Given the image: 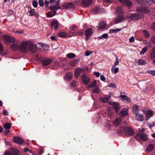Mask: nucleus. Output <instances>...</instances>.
<instances>
[{
  "label": "nucleus",
  "instance_id": "obj_35",
  "mask_svg": "<svg viewBox=\"0 0 155 155\" xmlns=\"http://www.w3.org/2000/svg\"><path fill=\"white\" fill-rule=\"evenodd\" d=\"M75 56L76 55L75 54L72 53H68L66 55L67 57L69 58H74Z\"/></svg>",
  "mask_w": 155,
  "mask_h": 155
},
{
  "label": "nucleus",
  "instance_id": "obj_18",
  "mask_svg": "<svg viewBox=\"0 0 155 155\" xmlns=\"http://www.w3.org/2000/svg\"><path fill=\"white\" fill-rule=\"evenodd\" d=\"M135 114L136 115L135 118L137 120L141 121L143 120V118L142 114L139 112Z\"/></svg>",
  "mask_w": 155,
  "mask_h": 155
},
{
  "label": "nucleus",
  "instance_id": "obj_58",
  "mask_svg": "<svg viewBox=\"0 0 155 155\" xmlns=\"http://www.w3.org/2000/svg\"><path fill=\"white\" fill-rule=\"evenodd\" d=\"M134 41V38L133 36H132L129 39V41L130 43L133 42Z\"/></svg>",
  "mask_w": 155,
  "mask_h": 155
},
{
  "label": "nucleus",
  "instance_id": "obj_10",
  "mask_svg": "<svg viewBox=\"0 0 155 155\" xmlns=\"http://www.w3.org/2000/svg\"><path fill=\"white\" fill-rule=\"evenodd\" d=\"M107 114L108 117L111 120L113 119L114 117V114H115L114 113V110L113 108H110L107 109Z\"/></svg>",
  "mask_w": 155,
  "mask_h": 155
},
{
  "label": "nucleus",
  "instance_id": "obj_53",
  "mask_svg": "<svg viewBox=\"0 0 155 155\" xmlns=\"http://www.w3.org/2000/svg\"><path fill=\"white\" fill-rule=\"evenodd\" d=\"M92 53V52L91 51L87 50L86 51L85 54L86 56H87L90 55Z\"/></svg>",
  "mask_w": 155,
  "mask_h": 155
},
{
  "label": "nucleus",
  "instance_id": "obj_43",
  "mask_svg": "<svg viewBox=\"0 0 155 155\" xmlns=\"http://www.w3.org/2000/svg\"><path fill=\"white\" fill-rule=\"evenodd\" d=\"M148 50L147 48L146 47L143 48L142 50L140 52V54H143L145 53Z\"/></svg>",
  "mask_w": 155,
  "mask_h": 155
},
{
  "label": "nucleus",
  "instance_id": "obj_61",
  "mask_svg": "<svg viewBox=\"0 0 155 155\" xmlns=\"http://www.w3.org/2000/svg\"><path fill=\"white\" fill-rule=\"evenodd\" d=\"M152 29L155 31V21L153 22L151 26Z\"/></svg>",
  "mask_w": 155,
  "mask_h": 155
},
{
  "label": "nucleus",
  "instance_id": "obj_26",
  "mask_svg": "<svg viewBox=\"0 0 155 155\" xmlns=\"http://www.w3.org/2000/svg\"><path fill=\"white\" fill-rule=\"evenodd\" d=\"M59 37L62 38H65L68 37V34L64 32L61 31L58 34Z\"/></svg>",
  "mask_w": 155,
  "mask_h": 155
},
{
  "label": "nucleus",
  "instance_id": "obj_3",
  "mask_svg": "<svg viewBox=\"0 0 155 155\" xmlns=\"http://www.w3.org/2000/svg\"><path fill=\"white\" fill-rule=\"evenodd\" d=\"M20 152L15 148H11L9 150H6L4 153V155H20Z\"/></svg>",
  "mask_w": 155,
  "mask_h": 155
},
{
  "label": "nucleus",
  "instance_id": "obj_59",
  "mask_svg": "<svg viewBox=\"0 0 155 155\" xmlns=\"http://www.w3.org/2000/svg\"><path fill=\"white\" fill-rule=\"evenodd\" d=\"M147 3L150 4H151L152 3L155 4V0H150L149 1H148Z\"/></svg>",
  "mask_w": 155,
  "mask_h": 155
},
{
  "label": "nucleus",
  "instance_id": "obj_49",
  "mask_svg": "<svg viewBox=\"0 0 155 155\" xmlns=\"http://www.w3.org/2000/svg\"><path fill=\"white\" fill-rule=\"evenodd\" d=\"M147 72L149 74H151L152 75L155 76V71L154 70H149Z\"/></svg>",
  "mask_w": 155,
  "mask_h": 155
},
{
  "label": "nucleus",
  "instance_id": "obj_38",
  "mask_svg": "<svg viewBox=\"0 0 155 155\" xmlns=\"http://www.w3.org/2000/svg\"><path fill=\"white\" fill-rule=\"evenodd\" d=\"M124 3V5L129 7H131L132 4L131 2L128 0H125Z\"/></svg>",
  "mask_w": 155,
  "mask_h": 155
},
{
  "label": "nucleus",
  "instance_id": "obj_2",
  "mask_svg": "<svg viewBox=\"0 0 155 155\" xmlns=\"http://www.w3.org/2000/svg\"><path fill=\"white\" fill-rule=\"evenodd\" d=\"M136 3L141 6H137L136 8V10L137 12H140L142 13H149L150 12V10L148 9L146 7H144L146 4L148 2L147 0H136Z\"/></svg>",
  "mask_w": 155,
  "mask_h": 155
},
{
  "label": "nucleus",
  "instance_id": "obj_32",
  "mask_svg": "<svg viewBox=\"0 0 155 155\" xmlns=\"http://www.w3.org/2000/svg\"><path fill=\"white\" fill-rule=\"evenodd\" d=\"M133 112L135 114L139 112V110L138 109V107L137 105H134L133 106Z\"/></svg>",
  "mask_w": 155,
  "mask_h": 155
},
{
  "label": "nucleus",
  "instance_id": "obj_4",
  "mask_svg": "<svg viewBox=\"0 0 155 155\" xmlns=\"http://www.w3.org/2000/svg\"><path fill=\"white\" fill-rule=\"evenodd\" d=\"M134 138L136 140L140 141L141 140L145 141L148 140L147 135L143 133L137 134L135 136Z\"/></svg>",
  "mask_w": 155,
  "mask_h": 155
},
{
  "label": "nucleus",
  "instance_id": "obj_12",
  "mask_svg": "<svg viewBox=\"0 0 155 155\" xmlns=\"http://www.w3.org/2000/svg\"><path fill=\"white\" fill-rule=\"evenodd\" d=\"M128 110L126 108H124L121 110L119 114L120 117H124L128 115Z\"/></svg>",
  "mask_w": 155,
  "mask_h": 155
},
{
  "label": "nucleus",
  "instance_id": "obj_45",
  "mask_svg": "<svg viewBox=\"0 0 155 155\" xmlns=\"http://www.w3.org/2000/svg\"><path fill=\"white\" fill-rule=\"evenodd\" d=\"M111 70L112 73L115 74L118 72L119 68H116L114 69H113V68H112Z\"/></svg>",
  "mask_w": 155,
  "mask_h": 155
},
{
  "label": "nucleus",
  "instance_id": "obj_25",
  "mask_svg": "<svg viewBox=\"0 0 155 155\" xmlns=\"http://www.w3.org/2000/svg\"><path fill=\"white\" fill-rule=\"evenodd\" d=\"M109 99V97L104 96L101 97L100 98V101L103 103H107Z\"/></svg>",
  "mask_w": 155,
  "mask_h": 155
},
{
  "label": "nucleus",
  "instance_id": "obj_31",
  "mask_svg": "<svg viewBox=\"0 0 155 155\" xmlns=\"http://www.w3.org/2000/svg\"><path fill=\"white\" fill-rule=\"evenodd\" d=\"M49 8L51 10H57L58 9H61L60 6L58 7L57 6L55 5H51L49 7Z\"/></svg>",
  "mask_w": 155,
  "mask_h": 155
},
{
  "label": "nucleus",
  "instance_id": "obj_17",
  "mask_svg": "<svg viewBox=\"0 0 155 155\" xmlns=\"http://www.w3.org/2000/svg\"><path fill=\"white\" fill-rule=\"evenodd\" d=\"M120 97L123 99V101L127 103H130L131 102V99L127 96L125 95H121Z\"/></svg>",
  "mask_w": 155,
  "mask_h": 155
},
{
  "label": "nucleus",
  "instance_id": "obj_50",
  "mask_svg": "<svg viewBox=\"0 0 155 155\" xmlns=\"http://www.w3.org/2000/svg\"><path fill=\"white\" fill-rule=\"evenodd\" d=\"M32 5L35 8H36L38 5V3L36 1H34L32 2Z\"/></svg>",
  "mask_w": 155,
  "mask_h": 155
},
{
  "label": "nucleus",
  "instance_id": "obj_20",
  "mask_svg": "<svg viewBox=\"0 0 155 155\" xmlns=\"http://www.w3.org/2000/svg\"><path fill=\"white\" fill-rule=\"evenodd\" d=\"M113 107V109L115 110L116 113L118 114L120 108V106L119 104L118 103L115 102Z\"/></svg>",
  "mask_w": 155,
  "mask_h": 155
},
{
  "label": "nucleus",
  "instance_id": "obj_37",
  "mask_svg": "<svg viewBox=\"0 0 155 155\" xmlns=\"http://www.w3.org/2000/svg\"><path fill=\"white\" fill-rule=\"evenodd\" d=\"M29 15L30 16H33V15H36V14L35 9H31L29 12Z\"/></svg>",
  "mask_w": 155,
  "mask_h": 155
},
{
  "label": "nucleus",
  "instance_id": "obj_9",
  "mask_svg": "<svg viewBox=\"0 0 155 155\" xmlns=\"http://www.w3.org/2000/svg\"><path fill=\"white\" fill-rule=\"evenodd\" d=\"M13 142L18 144H21L24 142L22 138L18 136H14L12 139Z\"/></svg>",
  "mask_w": 155,
  "mask_h": 155
},
{
  "label": "nucleus",
  "instance_id": "obj_19",
  "mask_svg": "<svg viewBox=\"0 0 155 155\" xmlns=\"http://www.w3.org/2000/svg\"><path fill=\"white\" fill-rule=\"evenodd\" d=\"M124 16L123 15L116 18L114 20L115 23L117 24L123 21L124 19Z\"/></svg>",
  "mask_w": 155,
  "mask_h": 155
},
{
  "label": "nucleus",
  "instance_id": "obj_14",
  "mask_svg": "<svg viewBox=\"0 0 155 155\" xmlns=\"http://www.w3.org/2000/svg\"><path fill=\"white\" fill-rule=\"evenodd\" d=\"M99 29H104L107 27V24L105 22L103 21L99 22L97 27Z\"/></svg>",
  "mask_w": 155,
  "mask_h": 155
},
{
  "label": "nucleus",
  "instance_id": "obj_52",
  "mask_svg": "<svg viewBox=\"0 0 155 155\" xmlns=\"http://www.w3.org/2000/svg\"><path fill=\"white\" fill-rule=\"evenodd\" d=\"M39 5L41 7H43L44 6V2L43 0H39L38 1Z\"/></svg>",
  "mask_w": 155,
  "mask_h": 155
},
{
  "label": "nucleus",
  "instance_id": "obj_41",
  "mask_svg": "<svg viewBox=\"0 0 155 155\" xmlns=\"http://www.w3.org/2000/svg\"><path fill=\"white\" fill-rule=\"evenodd\" d=\"M143 33L144 37L146 38H148L149 37L150 35L147 31L145 30H144L143 31Z\"/></svg>",
  "mask_w": 155,
  "mask_h": 155
},
{
  "label": "nucleus",
  "instance_id": "obj_15",
  "mask_svg": "<svg viewBox=\"0 0 155 155\" xmlns=\"http://www.w3.org/2000/svg\"><path fill=\"white\" fill-rule=\"evenodd\" d=\"M52 59H51L45 58L42 61V63L43 65L47 66L50 64L52 62Z\"/></svg>",
  "mask_w": 155,
  "mask_h": 155
},
{
  "label": "nucleus",
  "instance_id": "obj_36",
  "mask_svg": "<svg viewBox=\"0 0 155 155\" xmlns=\"http://www.w3.org/2000/svg\"><path fill=\"white\" fill-rule=\"evenodd\" d=\"M121 30V28H117L115 29H110L109 30V32L110 33L117 32Z\"/></svg>",
  "mask_w": 155,
  "mask_h": 155
},
{
  "label": "nucleus",
  "instance_id": "obj_64",
  "mask_svg": "<svg viewBox=\"0 0 155 155\" xmlns=\"http://www.w3.org/2000/svg\"><path fill=\"white\" fill-rule=\"evenodd\" d=\"M100 79L102 81H104L105 80V78L103 75H101L100 76Z\"/></svg>",
  "mask_w": 155,
  "mask_h": 155
},
{
  "label": "nucleus",
  "instance_id": "obj_34",
  "mask_svg": "<svg viewBox=\"0 0 155 155\" xmlns=\"http://www.w3.org/2000/svg\"><path fill=\"white\" fill-rule=\"evenodd\" d=\"M49 48V46L48 45L43 44V46L42 47V48H41V51L44 52L45 51L48 50Z\"/></svg>",
  "mask_w": 155,
  "mask_h": 155
},
{
  "label": "nucleus",
  "instance_id": "obj_16",
  "mask_svg": "<svg viewBox=\"0 0 155 155\" xmlns=\"http://www.w3.org/2000/svg\"><path fill=\"white\" fill-rule=\"evenodd\" d=\"M51 25L52 28H54V30H56L59 26L58 22L57 21H52L51 22Z\"/></svg>",
  "mask_w": 155,
  "mask_h": 155
},
{
  "label": "nucleus",
  "instance_id": "obj_27",
  "mask_svg": "<svg viewBox=\"0 0 155 155\" xmlns=\"http://www.w3.org/2000/svg\"><path fill=\"white\" fill-rule=\"evenodd\" d=\"M33 44L34 45V44ZM43 46V44L42 43H37V44H36L35 46V45H34V48L35 49V51L34 53H35L36 52V50L35 48V47L37 48L38 50L41 51V48H42V47Z\"/></svg>",
  "mask_w": 155,
  "mask_h": 155
},
{
  "label": "nucleus",
  "instance_id": "obj_8",
  "mask_svg": "<svg viewBox=\"0 0 155 155\" xmlns=\"http://www.w3.org/2000/svg\"><path fill=\"white\" fill-rule=\"evenodd\" d=\"M81 79L83 83L85 85L87 84L90 82L89 78L85 73H84L81 75Z\"/></svg>",
  "mask_w": 155,
  "mask_h": 155
},
{
  "label": "nucleus",
  "instance_id": "obj_42",
  "mask_svg": "<svg viewBox=\"0 0 155 155\" xmlns=\"http://www.w3.org/2000/svg\"><path fill=\"white\" fill-rule=\"evenodd\" d=\"M11 124L8 123H5L4 126V128L5 129H9L11 128Z\"/></svg>",
  "mask_w": 155,
  "mask_h": 155
},
{
  "label": "nucleus",
  "instance_id": "obj_22",
  "mask_svg": "<svg viewBox=\"0 0 155 155\" xmlns=\"http://www.w3.org/2000/svg\"><path fill=\"white\" fill-rule=\"evenodd\" d=\"M154 145L153 144H151L147 145V152L149 153L152 151L154 149Z\"/></svg>",
  "mask_w": 155,
  "mask_h": 155
},
{
  "label": "nucleus",
  "instance_id": "obj_28",
  "mask_svg": "<svg viewBox=\"0 0 155 155\" xmlns=\"http://www.w3.org/2000/svg\"><path fill=\"white\" fill-rule=\"evenodd\" d=\"M64 78L66 80H71L72 79V74L68 73L64 75Z\"/></svg>",
  "mask_w": 155,
  "mask_h": 155
},
{
  "label": "nucleus",
  "instance_id": "obj_63",
  "mask_svg": "<svg viewBox=\"0 0 155 155\" xmlns=\"http://www.w3.org/2000/svg\"><path fill=\"white\" fill-rule=\"evenodd\" d=\"M51 39L52 41H56L57 40V38L54 36H51Z\"/></svg>",
  "mask_w": 155,
  "mask_h": 155
},
{
  "label": "nucleus",
  "instance_id": "obj_47",
  "mask_svg": "<svg viewBox=\"0 0 155 155\" xmlns=\"http://www.w3.org/2000/svg\"><path fill=\"white\" fill-rule=\"evenodd\" d=\"M78 61L77 59H74V60L71 61L70 62V64L72 66H74L76 65V62Z\"/></svg>",
  "mask_w": 155,
  "mask_h": 155
},
{
  "label": "nucleus",
  "instance_id": "obj_55",
  "mask_svg": "<svg viewBox=\"0 0 155 155\" xmlns=\"http://www.w3.org/2000/svg\"><path fill=\"white\" fill-rule=\"evenodd\" d=\"M116 58V61H115V63H114V64L113 65V68L115 67L118 64H119V62L118 60V58Z\"/></svg>",
  "mask_w": 155,
  "mask_h": 155
},
{
  "label": "nucleus",
  "instance_id": "obj_5",
  "mask_svg": "<svg viewBox=\"0 0 155 155\" xmlns=\"http://www.w3.org/2000/svg\"><path fill=\"white\" fill-rule=\"evenodd\" d=\"M143 17V15L140 13H135L131 14L129 17V18L131 20L135 21L141 19Z\"/></svg>",
  "mask_w": 155,
  "mask_h": 155
},
{
  "label": "nucleus",
  "instance_id": "obj_51",
  "mask_svg": "<svg viewBox=\"0 0 155 155\" xmlns=\"http://www.w3.org/2000/svg\"><path fill=\"white\" fill-rule=\"evenodd\" d=\"M151 42L154 45H155V35H153L151 38Z\"/></svg>",
  "mask_w": 155,
  "mask_h": 155
},
{
  "label": "nucleus",
  "instance_id": "obj_56",
  "mask_svg": "<svg viewBox=\"0 0 155 155\" xmlns=\"http://www.w3.org/2000/svg\"><path fill=\"white\" fill-rule=\"evenodd\" d=\"M2 114L5 116H7L8 115V113L7 111L6 110H3Z\"/></svg>",
  "mask_w": 155,
  "mask_h": 155
},
{
  "label": "nucleus",
  "instance_id": "obj_46",
  "mask_svg": "<svg viewBox=\"0 0 155 155\" xmlns=\"http://www.w3.org/2000/svg\"><path fill=\"white\" fill-rule=\"evenodd\" d=\"M93 10L95 14L98 13L100 12V8L97 7L94 8Z\"/></svg>",
  "mask_w": 155,
  "mask_h": 155
},
{
  "label": "nucleus",
  "instance_id": "obj_30",
  "mask_svg": "<svg viewBox=\"0 0 155 155\" xmlns=\"http://www.w3.org/2000/svg\"><path fill=\"white\" fill-rule=\"evenodd\" d=\"M137 62L138 63L139 65H145L146 64V62L145 60H143L140 59H138Z\"/></svg>",
  "mask_w": 155,
  "mask_h": 155
},
{
  "label": "nucleus",
  "instance_id": "obj_60",
  "mask_svg": "<svg viewBox=\"0 0 155 155\" xmlns=\"http://www.w3.org/2000/svg\"><path fill=\"white\" fill-rule=\"evenodd\" d=\"M76 83L75 81H73L71 84V87H76Z\"/></svg>",
  "mask_w": 155,
  "mask_h": 155
},
{
  "label": "nucleus",
  "instance_id": "obj_24",
  "mask_svg": "<svg viewBox=\"0 0 155 155\" xmlns=\"http://www.w3.org/2000/svg\"><path fill=\"white\" fill-rule=\"evenodd\" d=\"M57 13L56 11H53L52 10V11H49L47 13V15L48 17L51 18L55 15Z\"/></svg>",
  "mask_w": 155,
  "mask_h": 155
},
{
  "label": "nucleus",
  "instance_id": "obj_23",
  "mask_svg": "<svg viewBox=\"0 0 155 155\" xmlns=\"http://www.w3.org/2000/svg\"><path fill=\"white\" fill-rule=\"evenodd\" d=\"M82 71V69L81 68L76 69L75 70L74 74L75 78H78L81 74Z\"/></svg>",
  "mask_w": 155,
  "mask_h": 155
},
{
  "label": "nucleus",
  "instance_id": "obj_62",
  "mask_svg": "<svg viewBox=\"0 0 155 155\" xmlns=\"http://www.w3.org/2000/svg\"><path fill=\"white\" fill-rule=\"evenodd\" d=\"M49 2L46 0L45 1V2L44 3H45V6L46 8L48 7V4L49 3Z\"/></svg>",
  "mask_w": 155,
  "mask_h": 155
},
{
  "label": "nucleus",
  "instance_id": "obj_1",
  "mask_svg": "<svg viewBox=\"0 0 155 155\" xmlns=\"http://www.w3.org/2000/svg\"><path fill=\"white\" fill-rule=\"evenodd\" d=\"M10 46L11 48L14 51H16L19 49L21 51L24 53L29 51L31 52H34L35 51L33 44L28 41L21 42L20 46L16 44H13Z\"/></svg>",
  "mask_w": 155,
  "mask_h": 155
},
{
  "label": "nucleus",
  "instance_id": "obj_29",
  "mask_svg": "<svg viewBox=\"0 0 155 155\" xmlns=\"http://www.w3.org/2000/svg\"><path fill=\"white\" fill-rule=\"evenodd\" d=\"M121 121V119L117 118L116 119H115L113 121V122L114 125H115L116 126H117L120 123Z\"/></svg>",
  "mask_w": 155,
  "mask_h": 155
},
{
  "label": "nucleus",
  "instance_id": "obj_44",
  "mask_svg": "<svg viewBox=\"0 0 155 155\" xmlns=\"http://www.w3.org/2000/svg\"><path fill=\"white\" fill-rule=\"evenodd\" d=\"M96 83L97 82L96 80H94L89 85V86L91 87H93L95 86L96 84Z\"/></svg>",
  "mask_w": 155,
  "mask_h": 155
},
{
  "label": "nucleus",
  "instance_id": "obj_54",
  "mask_svg": "<svg viewBox=\"0 0 155 155\" xmlns=\"http://www.w3.org/2000/svg\"><path fill=\"white\" fill-rule=\"evenodd\" d=\"M3 47L2 44L1 42V39L0 40V52H3Z\"/></svg>",
  "mask_w": 155,
  "mask_h": 155
},
{
  "label": "nucleus",
  "instance_id": "obj_7",
  "mask_svg": "<svg viewBox=\"0 0 155 155\" xmlns=\"http://www.w3.org/2000/svg\"><path fill=\"white\" fill-rule=\"evenodd\" d=\"M124 130L127 136H132L134 134V132L133 130L127 126L124 127Z\"/></svg>",
  "mask_w": 155,
  "mask_h": 155
},
{
  "label": "nucleus",
  "instance_id": "obj_13",
  "mask_svg": "<svg viewBox=\"0 0 155 155\" xmlns=\"http://www.w3.org/2000/svg\"><path fill=\"white\" fill-rule=\"evenodd\" d=\"M62 7L66 9L74 8L75 6L74 3L70 2H67L62 5Z\"/></svg>",
  "mask_w": 155,
  "mask_h": 155
},
{
  "label": "nucleus",
  "instance_id": "obj_6",
  "mask_svg": "<svg viewBox=\"0 0 155 155\" xmlns=\"http://www.w3.org/2000/svg\"><path fill=\"white\" fill-rule=\"evenodd\" d=\"M2 39L6 43L14 42L15 39L13 37L8 35H3L1 36Z\"/></svg>",
  "mask_w": 155,
  "mask_h": 155
},
{
  "label": "nucleus",
  "instance_id": "obj_33",
  "mask_svg": "<svg viewBox=\"0 0 155 155\" xmlns=\"http://www.w3.org/2000/svg\"><path fill=\"white\" fill-rule=\"evenodd\" d=\"M152 52L150 53V56L152 59H155V46L151 49Z\"/></svg>",
  "mask_w": 155,
  "mask_h": 155
},
{
  "label": "nucleus",
  "instance_id": "obj_57",
  "mask_svg": "<svg viewBox=\"0 0 155 155\" xmlns=\"http://www.w3.org/2000/svg\"><path fill=\"white\" fill-rule=\"evenodd\" d=\"M108 86L110 87H111L113 88H115L116 87V85L115 84L112 83H110V84L108 85Z\"/></svg>",
  "mask_w": 155,
  "mask_h": 155
},
{
  "label": "nucleus",
  "instance_id": "obj_48",
  "mask_svg": "<svg viewBox=\"0 0 155 155\" xmlns=\"http://www.w3.org/2000/svg\"><path fill=\"white\" fill-rule=\"evenodd\" d=\"M84 32L83 30H81L78 31V35L81 36L84 35Z\"/></svg>",
  "mask_w": 155,
  "mask_h": 155
},
{
  "label": "nucleus",
  "instance_id": "obj_40",
  "mask_svg": "<svg viewBox=\"0 0 155 155\" xmlns=\"http://www.w3.org/2000/svg\"><path fill=\"white\" fill-rule=\"evenodd\" d=\"M99 89V87L97 86H96L94 89L92 90V92L93 93L98 94L100 92V91Z\"/></svg>",
  "mask_w": 155,
  "mask_h": 155
},
{
  "label": "nucleus",
  "instance_id": "obj_39",
  "mask_svg": "<svg viewBox=\"0 0 155 155\" xmlns=\"http://www.w3.org/2000/svg\"><path fill=\"white\" fill-rule=\"evenodd\" d=\"M108 35L107 34L105 33L104 34H103V35H102L101 36H98L97 37V38L99 39H102L103 38H104L105 39H107L108 38Z\"/></svg>",
  "mask_w": 155,
  "mask_h": 155
},
{
  "label": "nucleus",
  "instance_id": "obj_21",
  "mask_svg": "<svg viewBox=\"0 0 155 155\" xmlns=\"http://www.w3.org/2000/svg\"><path fill=\"white\" fill-rule=\"evenodd\" d=\"M92 28H89L87 29L84 31L85 36H91L92 35Z\"/></svg>",
  "mask_w": 155,
  "mask_h": 155
},
{
  "label": "nucleus",
  "instance_id": "obj_11",
  "mask_svg": "<svg viewBox=\"0 0 155 155\" xmlns=\"http://www.w3.org/2000/svg\"><path fill=\"white\" fill-rule=\"evenodd\" d=\"M92 1L89 0H81V5L83 7H87L92 3Z\"/></svg>",
  "mask_w": 155,
  "mask_h": 155
}]
</instances>
